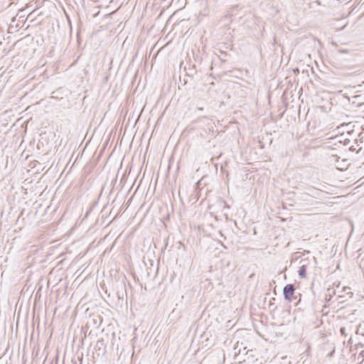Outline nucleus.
Here are the masks:
<instances>
[{
	"label": "nucleus",
	"mask_w": 364,
	"mask_h": 364,
	"mask_svg": "<svg viewBox=\"0 0 364 364\" xmlns=\"http://www.w3.org/2000/svg\"><path fill=\"white\" fill-rule=\"evenodd\" d=\"M306 268L304 265L301 266L299 270V274L301 277L304 278L306 275Z\"/></svg>",
	"instance_id": "nucleus-2"
},
{
	"label": "nucleus",
	"mask_w": 364,
	"mask_h": 364,
	"mask_svg": "<svg viewBox=\"0 0 364 364\" xmlns=\"http://www.w3.org/2000/svg\"><path fill=\"white\" fill-rule=\"evenodd\" d=\"M294 288L292 284H287L284 288V296L287 300L291 301L294 299Z\"/></svg>",
	"instance_id": "nucleus-1"
}]
</instances>
